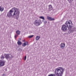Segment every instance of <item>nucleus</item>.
Masks as SVG:
<instances>
[{
	"mask_svg": "<svg viewBox=\"0 0 76 76\" xmlns=\"http://www.w3.org/2000/svg\"><path fill=\"white\" fill-rule=\"evenodd\" d=\"M20 11L19 9L15 7L12 8L7 13V16L9 18H10L12 16H13L16 15V19L17 20L18 19L19 16Z\"/></svg>",
	"mask_w": 76,
	"mask_h": 76,
	"instance_id": "nucleus-1",
	"label": "nucleus"
},
{
	"mask_svg": "<svg viewBox=\"0 0 76 76\" xmlns=\"http://www.w3.org/2000/svg\"><path fill=\"white\" fill-rule=\"evenodd\" d=\"M64 69L62 67H59L56 68L55 71V73L57 76H62L64 73Z\"/></svg>",
	"mask_w": 76,
	"mask_h": 76,
	"instance_id": "nucleus-2",
	"label": "nucleus"
},
{
	"mask_svg": "<svg viewBox=\"0 0 76 76\" xmlns=\"http://www.w3.org/2000/svg\"><path fill=\"white\" fill-rule=\"evenodd\" d=\"M65 24L66 25L68 29L70 30L73 27V23H72V22L71 20H69L68 21H67L66 23H65Z\"/></svg>",
	"mask_w": 76,
	"mask_h": 76,
	"instance_id": "nucleus-3",
	"label": "nucleus"
},
{
	"mask_svg": "<svg viewBox=\"0 0 76 76\" xmlns=\"http://www.w3.org/2000/svg\"><path fill=\"white\" fill-rule=\"evenodd\" d=\"M41 23V21L40 20L38 21L37 20H36L34 22V24L37 26L40 25Z\"/></svg>",
	"mask_w": 76,
	"mask_h": 76,
	"instance_id": "nucleus-4",
	"label": "nucleus"
},
{
	"mask_svg": "<svg viewBox=\"0 0 76 76\" xmlns=\"http://www.w3.org/2000/svg\"><path fill=\"white\" fill-rule=\"evenodd\" d=\"M61 29L62 31H67V26H66L63 25L62 26Z\"/></svg>",
	"mask_w": 76,
	"mask_h": 76,
	"instance_id": "nucleus-5",
	"label": "nucleus"
},
{
	"mask_svg": "<svg viewBox=\"0 0 76 76\" xmlns=\"http://www.w3.org/2000/svg\"><path fill=\"white\" fill-rule=\"evenodd\" d=\"M5 64V62L1 60L0 61V67H2V66H4Z\"/></svg>",
	"mask_w": 76,
	"mask_h": 76,
	"instance_id": "nucleus-6",
	"label": "nucleus"
},
{
	"mask_svg": "<svg viewBox=\"0 0 76 76\" xmlns=\"http://www.w3.org/2000/svg\"><path fill=\"white\" fill-rule=\"evenodd\" d=\"M47 19H48V20H50V21L51 20H55L54 18H51V17L49 16H47Z\"/></svg>",
	"mask_w": 76,
	"mask_h": 76,
	"instance_id": "nucleus-7",
	"label": "nucleus"
},
{
	"mask_svg": "<svg viewBox=\"0 0 76 76\" xmlns=\"http://www.w3.org/2000/svg\"><path fill=\"white\" fill-rule=\"evenodd\" d=\"M10 54H4L5 57L6 58V59H8V58H10Z\"/></svg>",
	"mask_w": 76,
	"mask_h": 76,
	"instance_id": "nucleus-8",
	"label": "nucleus"
},
{
	"mask_svg": "<svg viewBox=\"0 0 76 76\" xmlns=\"http://www.w3.org/2000/svg\"><path fill=\"white\" fill-rule=\"evenodd\" d=\"M65 43H61L60 45V47L61 48L64 49V47H65Z\"/></svg>",
	"mask_w": 76,
	"mask_h": 76,
	"instance_id": "nucleus-9",
	"label": "nucleus"
},
{
	"mask_svg": "<svg viewBox=\"0 0 76 76\" xmlns=\"http://www.w3.org/2000/svg\"><path fill=\"white\" fill-rule=\"evenodd\" d=\"M18 39L19 40H18L17 44H18V45H21V44H22V42L20 41V40H21V39L20 38Z\"/></svg>",
	"mask_w": 76,
	"mask_h": 76,
	"instance_id": "nucleus-10",
	"label": "nucleus"
},
{
	"mask_svg": "<svg viewBox=\"0 0 76 76\" xmlns=\"http://www.w3.org/2000/svg\"><path fill=\"white\" fill-rule=\"evenodd\" d=\"M27 45H28V42H25L24 43H23L22 45L23 46V47H25Z\"/></svg>",
	"mask_w": 76,
	"mask_h": 76,
	"instance_id": "nucleus-11",
	"label": "nucleus"
},
{
	"mask_svg": "<svg viewBox=\"0 0 76 76\" xmlns=\"http://www.w3.org/2000/svg\"><path fill=\"white\" fill-rule=\"evenodd\" d=\"M49 9L51 10L53 9V7L51 5H49Z\"/></svg>",
	"mask_w": 76,
	"mask_h": 76,
	"instance_id": "nucleus-12",
	"label": "nucleus"
},
{
	"mask_svg": "<svg viewBox=\"0 0 76 76\" xmlns=\"http://www.w3.org/2000/svg\"><path fill=\"white\" fill-rule=\"evenodd\" d=\"M4 10V7H1L0 6V11L1 12H3Z\"/></svg>",
	"mask_w": 76,
	"mask_h": 76,
	"instance_id": "nucleus-13",
	"label": "nucleus"
},
{
	"mask_svg": "<svg viewBox=\"0 0 76 76\" xmlns=\"http://www.w3.org/2000/svg\"><path fill=\"white\" fill-rule=\"evenodd\" d=\"M39 38H40V37L37 36L36 37V41H37V40H39Z\"/></svg>",
	"mask_w": 76,
	"mask_h": 76,
	"instance_id": "nucleus-14",
	"label": "nucleus"
},
{
	"mask_svg": "<svg viewBox=\"0 0 76 76\" xmlns=\"http://www.w3.org/2000/svg\"><path fill=\"white\" fill-rule=\"evenodd\" d=\"M20 31H19L18 30L17 31H16V33L17 34V35H20Z\"/></svg>",
	"mask_w": 76,
	"mask_h": 76,
	"instance_id": "nucleus-15",
	"label": "nucleus"
},
{
	"mask_svg": "<svg viewBox=\"0 0 76 76\" xmlns=\"http://www.w3.org/2000/svg\"><path fill=\"white\" fill-rule=\"evenodd\" d=\"M39 18L40 19H43V20H44V19H45L44 17L42 16L39 17Z\"/></svg>",
	"mask_w": 76,
	"mask_h": 76,
	"instance_id": "nucleus-16",
	"label": "nucleus"
},
{
	"mask_svg": "<svg viewBox=\"0 0 76 76\" xmlns=\"http://www.w3.org/2000/svg\"><path fill=\"white\" fill-rule=\"evenodd\" d=\"M48 76H56V74H51L50 75H48Z\"/></svg>",
	"mask_w": 76,
	"mask_h": 76,
	"instance_id": "nucleus-17",
	"label": "nucleus"
},
{
	"mask_svg": "<svg viewBox=\"0 0 76 76\" xmlns=\"http://www.w3.org/2000/svg\"><path fill=\"white\" fill-rule=\"evenodd\" d=\"M4 56L3 55H1V58L2 60H3L4 59Z\"/></svg>",
	"mask_w": 76,
	"mask_h": 76,
	"instance_id": "nucleus-18",
	"label": "nucleus"
},
{
	"mask_svg": "<svg viewBox=\"0 0 76 76\" xmlns=\"http://www.w3.org/2000/svg\"><path fill=\"white\" fill-rule=\"evenodd\" d=\"M33 37H34V35H32L29 36L28 37L29 38H32Z\"/></svg>",
	"mask_w": 76,
	"mask_h": 76,
	"instance_id": "nucleus-19",
	"label": "nucleus"
},
{
	"mask_svg": "<svg viewBox=\"0 0 76 76\" xmlns=\"http://www.w3.org/2000/svg\"><path fill=\"white\" fill-rule=\"evenodd\" d=\"M10 56H11L10 58H13V57H14V56H12V55H11V54H10Z\"/></svg>",
	"mask_w": 76,
	"mask_h": 76,
	"instance_id": "nucleus-20",
	"label": "nucleus"
},
{
	"mask_svg": "<svg viewBox=\"0 0 76 76\" xmlns=\"http://www.w3.org/2000/svg\"><path fill=\"white\" fill-rule=\"evenodd\" d=\"M75 28H73L72 30L71 31V32H73L75 31Z\"/></svg>",
	"mask_w": 76,
	"mask_h": 76,
	"instance_id": "nucleus-21",
	"label": "nucleus"
},
{
	"mask_svg": "<svg viewBox=\"0 0 76 76\" xmlns=\"http://www.w3.org/2000/svg\"><path fill=\"white\" fill-rule=\"evenodd\" d=\"M26 56H25V57L24 58V60H26Z\"/></svg>",
	"mask_w": 76,
	"mask_h": 76,
	"instance_id": "nucleus-22",
	"label": "nucleus"
},
{
	"mask_svg": "<svg viewBox=\"0 0 76 76\" xmlns=\"http://www.w3.org/2000/svg\"><path fill=\"white\" fill-rule=\"evenodd\" d=\"M17 37H18V35H16L15 36V38H17Z\"/></svg>",
	"mask_w": 76,
	"mask_h": 76,
	"instance_id": "nucleus-23",
	"label": "nucleus"
},
{
	"mask_svg": "<svg viewBox=\"0 0 76 76\" xmlns=\"http://www.w3.org/2000/svg\"><path fill=\"white\" fill-rule=\"evenodd\" d=\"M47 23V21H45V24H46V23Z\"/></svg>",
	"mask_w": 76,
	"mask_h": 76,
	"instance_id": "nucleus-24",
	"label": "nucleus"
},
{
	"mask_svg": "<svg viewBox=\"0 0 76 76\" xmlns=\"http://www.w3.org/2000/svg\"><path fill=\"white\" fill-rule=\"evenodd\" d=\"M73 1V0H72V1Z\"/></svg>",
	"mask_w": 76,
	"mask_h": 76,
	"instance_id": "nucleus-25",
	"label": "nucleus"
}]
</instances>
